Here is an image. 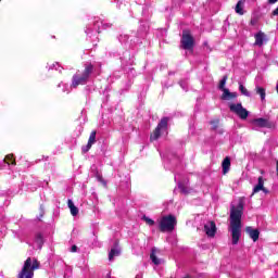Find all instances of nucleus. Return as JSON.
<instances>
[{
	"mask_svg": "<svg viewBox=\"0 0 278 278\" xmlns=\"http://www.w3.org/2000/svg\"><path fill=\"white\" fill-rule=\"evenodd\" d=\"M244 213V199L240 198L237 205L230 207V231L232 244H238L242 236V214Z\"/></svg>",
	"mask_w": 278,
	"mask_h": 278,
	"instance_id": "f257e3e1",
	"label": "nucleus"
},
{
	"mask_svg": "<svg viewBox=\"0 0 278 278\" xmlns=\"http://www.w3.org/2000/svg\"><path fill=\"white\" fill-rule=\"evenodd\" d=\"M92 64H89L85 67L84 73L80 74H75L73 76V81H72V86L73 88H77V86H84V84H86V81H88V77H90V74L92 73Z\"/></svg>",
	"mask_w": 278,
	"mask_h": 278,
	"instance_id": "f03ea898",
	"label": "nucleus"
},
{
	"mask_svg": "<svg viewBox=\"0 0 278 278\" xmlns=\"http://www.w3.org/2000/svg\"><path fill=\"white\" fill-rule=\"evenodd\" d=\"M34 270H36V261L31 263V257H28L22 270L18 273L17 278H34Z\"/></svg>",
	"mask_w": 278,
	"mask_h": 278,
	"instance_id": "7ed1b4c3",
	"label": "nucleus"
},
{
	"mask_svg": "<svg viewBox=\"0 0 278 278\" xmlns=\"http://www.w3.org/2000/svg\"><path fill=\"white\" fill-rule=\"evenodd\" d=\"M177 225V219L173 215L164 216L160 220L161 231H173Z\"/></svg>",
	"mask_w": 278,
	"mask_h": 278,
	"instance_id": "20e7f679",
	"label": "nucleus"
},
{
	"mask_svg": "<svg viewBox=\"0 0 278 278\" xmlns=\"http://www.w3.org/2000/svg\"><path fill=\"white\" fill-rule=\"evenodd\" d=\"M181 47L187 51H192V49H194V38L190 34V30L182 31Z\"/></svg>",
	"mask_w": 278,
	"mask_h": 278,
	"instance_id": "39448f33",
	"label": "nucleus"
},
{
	"mask_svg": "<svg viewBox=\"0 0 278 278\" xmlns=\"http://www.w3.org/2000/svg\"><path fill=\"white\" fill-rule=\"evenodd\" d=\"M229 108L230 112L237 114V116H239V118L242 121H247V118H249V111L242 106V103L230 104Z\"/></svg>",
	"mask_w": 278,
	"mask_h": 278,
	"instance_id": "423d86ee",
	"label": "nucleus"
},
{
	"mask_svg": "<svg viewBox=\"0 0 278 278\" xmlns=\"http://www.w3.org/2000/svg\"><path fill=\"white\" fill-rule=\"evenodd\" d=\"M166 127H168V119L166 117L162 118L161 122L159 123L157 127L151 135L150 139L151 140H157L160 136H162V132L165 131Z\"/></svg>",
	"mask_w": 278,
	"mask_h": 278,
	"instance_id": "0eeeda50",
	"label": "nucleus"
},
{
	"mask_svg": "<svg viewBox=\"0 0 278 278\" xmlns=\"http://www.w3.org/2000/svg\"><path fill=\"white\" fill-rule=\"evenodd\" d=\"M252 125L254 127H260V128H266L270 129L273 128V122L266 119V118H256L252 121Z\"/></svg>",
	"mask_w": 278,
	"mask_h": 278,
	"instance_id": "6e6552de",
	"label": "nucleus"
},
{
	"mask_svg": "<svg viewBox=\"0 0 278 278\" xmlns=\"http://www.w3.org/2000/svg\"><path fill=\"white\" fill-rule=\"evenodd\" d=\"M204 232L208 238H214L216 236V223L207 222L204 224Z\"/></svg>",
	"mask_w": 278,
	"mask_h": 278,
	"instance_id": "1a4fd4ad",
	"label": "nucleus"
},
{
	"mask_svg": "<svg viewBox=\"0 0 278 278\" xmlns=\"http://www.w3.org/2000/svg\"><path fill=\"white\" fill-rule=\"evenodd\" d=\"M94 142H97V131H91L90 136H89V140L87 143L86 148H83V151L85 153H87V151H90V149H92V144H94Z\"/></svg>",
	"mask_w": 278,
	"mask_h": 278,
	"instance_id": "9d476101",
	"label": "nucleus"
},
{
	"mask_svg": "<svg viewBox=\"0 0 278 278\" xmlns=\"http://www.w3.org/2000/svg\"><path fill=\"white\" fill-rule=\"evenodd\" d=\"M245 231L253 242H257V240H260V230L253 229V227H247Z\"/></svg>",
	"mask_w": 278,
	"mask_h": 278,
	"instance_id": "9b49d317",
	"label": "nucleus"
},
{
	"mask_svg": "<svg viewBox=\"0 0 278 278\" xmlns=\"http://www.w3.org/2000/svg\"><path fill=\"white\" fill-rule=\"evenodd\" d=\"M263 191L265 194H268V189L264 188V178L258 177V182L253 189V194H256V192Z\"/></svg>",
	"mask_w": 278,
	"mask_h": 278,
	"instance_id": "f8f14e48",
	"label": "nucleus"
},
{
	"mask_svg": "<svg viewBox=\"0 0 278 278\" xmlns=\"http://www.w3.org/2000/svg\"><path fill=\"white\" fill-rule=\"evenodd\" d=\"M118 255H121V248H118V244L115 243L109 253V261L114 262V257H118Z\"/></svg>",
	"mask_w": 278,
	"mask_h": 278,
	"instance_id": "ddd939ff",
	"label": "nucleus"
},
{
	"mask_svg": "<svg viewBox=\"0 0 278 278\" xmlns=\"http://www.w3.org/2000/svg\"><path fill=\"white\" fill-rule=\"evenodd\" d=\"M236 97H238V93L231 92L229 89L223 90L222 99H224V101H231V99H236Z\"/></svg>",
	"mask_w": 278,
	"mask_h": 278,
	"instance_id": "4468645a",
	"label": "nucleus"
},
{
	"mask_svg": "<svg viewBox=\"0 0 278 278\" xmlns=\"http://www.w3.org/2000/svg\"><path fill=\"white\" fill-rule=\"evenodd\" d=\"M222 167H223V175H227V173H229L230 168H231V159H229V156H226L222 163Z\"/></svg>",
	"mask_w": 278,
	"mask_h": 278,
	"instance_id": "2eb2a0df",
	"label": "nucleus"
},
{
	"mask_svg": "<svg viewBox=\"0 0 278 278\" xmlns=\"http://www.w3.org/2000/svg\"><path fill=\"white\" fill-rule=\"evenodd\" d=\"M244 2L245 0H239L235 8L236 13L239 14L240 16H243L244 14Z\"/></svg>",
	"mask_w": 278,
	"mask_h": 278,
	"instance_id": "dca6fc26",
	"label": "nucleus"
},
{
	"mask_svg": "<svg viewBox=\"0 0 278 278\" xmlns=\"http://www.w3.org/2000/svg\"><path fill=\"white\" fill-rule=\"evenodd\" d=\"M67 205L70 207V212H71L72 216H77V214H79V208H77V206H75V203H73V200H68Z\"/></svg>",
	"mask_w": 278,
	"mask_h": 278,
	"instance_id": "f3484780",
	"label": "nucleus"
},
{
	"mask_svg": "<svg viewBox=\"0 0 278 278\" xmlns=\"http://www.w3.org/2000/svg\"><path fill=\"white\" fill-rule=\"evenodd\" d=\"M155 253H157V249H152V253L150 255V258L153 262V264H155V266H160V264H162L163 261H162V258H157Z\"/></svg>",
	"mask_w": 278,
	"mask_h": 278,
	"instance_id": "a211bd4d",
	"label": "nucleus"
},
{
	"mask_svg": "<svg viewBox=\"0 0 278 278\" xmlns=\"http://www.w3.org/2000/svg\"><path fill=\"white\" fill-rule=\"evenodd\" d=\"M4 163L9 165L11 164L12 166H16V160L14 159V154H8L4 157Z\"/></svg>",
	"mask_w": 278,
	"mask_h": 278,
	"instance_id": "6ab92c4d",
	"label": "nucleus"
},
{
	"mask_svg": "<svg viewBox=\"0 0 278 278\" xmlns=\"http://www.w3.org/2000/svg\"><path fill=\"white\" fill-rule=\"evenodd\" d=\"M255 45L262 47L264 45V33H258L255 35Z\"/></svg>",
	"mask_w": 278,
	"mask_h": 278,
	"instance_id": "aec40b11",
	"label": "nucleus"
},
{
	"mask_svg": "<svg viewBox=\"0 0 278 278\" xmlns=\"http://www.w3.org/2000/svg\"><path fill=\"white\" fill-rule=\"evenodd\" d=\"M256 94H260L262 101H264V99H266V89L257 86L256 87Z\"/></svg>",
	"mask_w": 278,
	"mask_h": 278,
	"instance_id": "412c9836",
	"label": "nucleus"
},
{
	"mask_svg": "<svg viewBox=\"0 0 278 278\" xmlns=\"http://www.w3.org/2000/svg\"><path fill=\"white\" fill-rule=\"evenodd\" d=\"M36 242L38 249H42V244H45V239L42 238V235H37Z\"/></svg>",
	"mask_w": 278,
	"mask_h": 278,
	"instance_id": "4be33fe9",
	"label": "nucleus"
},
{
	"mask_svg": "<svg viewBox=\"0 0 278 278\" xmlns=\"http://www.w3.org/2000/svg\"><path fill=\"white\" fill-rule=\"evenodd\" d=\"M239 90H240L241 94H243L244 97H251V93L249 92V90H247L244 88V86L242 84L239 85Z\"/></svg>",
	"mask_w": 278,
	"mask_h": 278,
	"instance_id": "5701e85b",
	"label": "nucleus"
},
{
	"mask_svg": "<svg viewBox=\"0 0 278 278\" xmlns=\"http://www.w3.org/2000/svg\"><path fill=\"white\" fill-rule=\"evenodd\" d=\"M45 216V205L39 206V216H37V220H42V217Z\"/></svg>",
	"mask_w": 278,
	"mask_h": 278,
	"instance_id": "b1692460",
	"label": "nucleus"
},
{
	"mask_svg": "<svg viewBox=\"0 0 278 278\" xmlns=\"http://www.w3.org/2000/svg\"><path fill=\"white\" fill-rule=\"evenodd\" d=\"M225 84H227V76H224L223 79L219 83V90H226L227 88H225Z\"/></svg>",
	"mask_w": 278,
	"mask_h": 278,
	"instance_id": "393cba45",
	"label": "nucleus"
},
{
	"mask_svg": "<svg viewBox=\"0 0 278 278\" xmlns=\"http://www.w3.org/2000/svg\"><path fill=\"white\" fill-rule=\"evenodd\" d=\"M143 220L149 225L150 227H153L155 225V222L147 216H143Z\"/></svg>",
	"mask_w": 278,
	"mask_h": 278,
	"instance_id": "a878e982",
	"label": "nucleus"
},
{
	"mask_svg": "<svg viewBox=\"0 0 278 278\" xmlns=\"http://www.w3.org/2000/svg\"><path fill=\"white\" fill-rule=\"evenodd\" d=\"M71 251H72V253H77V245H73Z\"/></svg>",
	"mask_w": 278,
	"mask_h": 278,
	"instance_id": "bb28decb",
	"label": "nucleus"
},
{
	"mask_svg": "<svg viewBox=\"0 0 278 278\" xmlns=\"http://www.w3.org/2000/svg\"><path fill=\"white\" fill-rule=\"evenodd\" d=\"M273 15H274V16H278V8L273 11Z\"/></svg>",
	"mask_w": 278,
	"mask_h": 278,
	"instance_id": "cd10ccee",
	"label": "nucleus"
},
{
	"mask_svg": "<svg viewBox=\"0 0 278 278\" xmlns=\"http://www.w3.org/2000/svg\"><path fill=\"white\" fill-rule=\"evenodd\" d=\"M277 1H278V0H268V3L275 4V3H277Z\"/></svg>",
	"mask_w": 278,
	"mask_h": 278,
	"instance_id": "c85d7f7f",
	"label": "nucleus"
},
{
	"mask_svg": "<svg viewBox=\"0 0 278 278\" xmlns=\"http://www.w3.org/2000/svg\"><path fill=\"white\" fill-rule=\"evenodd\" d=\"M276 170H277V175H278V161H277V163H276Z\"/></svg>",
	"mask_w": 278,
	"mask_h": 278,
	"instance_id": "c756f323",
	"label": "nucleus"
},
{
	"mask_svg": "<svg viewBox=\"0 0 278 278\" xmlns=\"http://www.w3.org/2000/svg\"><path fill=\"white\" fill-rule=\"evenodd\" d=\"M136 278H142V275H137Z\"/></svg>",
	"mask_w": 278,
	"mask_h": 278,
	"instance_id": "7c9ffc66",
	"label": "nucleus"
},
{
	"mask_svg": "<svg viewBox=\"0 0 278 278\" xmlns=\"http://www.w3.org/2000/svg\"><path fill=\"white\" fill-rule=\"evenodd\" d=\"M36 268H38V263L36 264Z\"/></svg>",
	"mask_w": 278,
	"mask_h": 278,
	"instance_id": "2f4dec72",
	"label": "nucleus"
},
{
	"mask_svg": "<svg viewBox=\"0 0 278 278\" xmlns=\"http://www.w3.org/2000/svg\"><path fill=\"white\" fill-rule=\"evenodd\" d=\"M185 278H189V277H185Z\"/></svg>",
	"mask_w": 278,
	"mask_h": 278,
	"instance_id": "473e14b6",
	"label": "nucleus"
}]
</instances>
